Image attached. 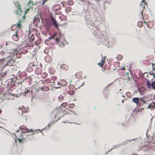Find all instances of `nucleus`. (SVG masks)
<instances>
[{
	"label": "nucleus",
	"mask_w": 155,
	"mask_h": 155,
	"mask_svg": "<svg viewBox=\"0 0 155 155\" xmlns=\"http://www.w3.org/2000/svg\"><path fill=\"white\" fill-rule=\"evenodd\" d=\"M86 22L87 25H89L92 26L94 31L93 34L94 35L97 37V41L99 42V44H102L105 45L106 47L108 46L109 41L106 40L105 36L102 35L99 29L98 26H93L94 25L93 21L89 19H86Z\"/></svg>",
	"instance_id": "1"
},
{
	"label": "nucleus",
	"mask_w": 155,
	"mask_h": 155,
	"mask_svg": "<svg viewBox=\"0 0 155 155\" xmlns=\"http://www.w3.org/2000/svg\"><path fill=\"white\" fill-rule=\"evenodd\" d=\"M146 84L147 87L149 88H152L155 90V81H153L151 83L148 79H147Z\"/></svg>",
	"instance_id": "2"
},
{
	"label": "nucleus",
	"mask_w": 155,
	"mask_h": 155,
	"mask_svg": "<svg viewBox=\"0 0 155 155\" xmlns=\"http://www.w3.org/2000/svg\"><path fill=\"white\" fill-rule=\"evenodd\" d=\"M16 58H14L13 57H12L11 58L8 60L6 62V64L4 66V67L6 65H8L9 66H12L14 65V64L15 63V60Z\"/></svg>",
	"instance_id": "3"
},
{
	"label": "nucleus",
	"mask_w": 155,
	"mask_h": 155,
	"mask_svg": "<svg viewBox=\"0 0 155 155\" xmlns=\"http://www.w3.org/2000/svg\"><path fill=\"white\" fill-rule=\"evenodd\" d=\"M140 100V98L137 97H135L132 99V101L135 103L137 105H139V101Z\"/></svg>",
	"instance_id": "4"
},
{
	"label": "nucleus",
	"mask_w": 155,
	"mask_h": 155,
	"mask_svg": "<svg viewBox=\"0 0 155 155\" xmlns=\"http://www.w3.org/2000/svg\"><path fill=\"white\" fill-rule=\"evenodd\" d=\"M137 88L140 94L141 95H143L144 93V91L145 90V88L144 87L140 88L138 87H137Z\"/></svg>",
	"instance_id": "5"
},
{
	"label": "nucleus",
	"mask_w": 155,
	"mask_h": 155,
	"mask_svg": "<svg viewBox=\"0 0 155 155\" xmlns=\"http://www.w3.org/2000/svg\"><path fill=\"white\" fill-rule=\"evenodd\" d=\"M137 139H132L131 140H127L126 141H124V142L121 143L119 144V147H120V146H123L124 144H126L127 143V141H130V142L131 141H133Z\"/></svg>",
	"instance_id": "6"
},
{
	"label": "nucleus",
	"mask_w": 155,
	"mask_h": 155,
	"mask_svg": "<svg viewBox=\"0 0 155 155\" xmlns=\"http://www.w3.org/2000/svg\"><path fill=\"white\" fill-rule=\"evenodd\" d=\"M34 131V130L31 129L30 130H29V129L27 128V129H26L25 130H22V132L24 133H25L26 132H33Z\"/></svg>",
	"instance_id": "7"
},
{
	"label": "nucleus",
	"mask_w": 155,
	"mask_h": 155,
	"mask_svg": "<svg viewBox=\"0 0 155 155\" xmlns=\"http://www.w3.org/2000/svg\"><path fill=\"white\" fill-rule=\"evenodd\" d=\"M31 93L32 92H30L29 90L27 88H26L25 90V92L24 93H23V94H26L27 93L28 94H29V95H30L31 94Z\"/></svg>",
	"instance_id": "8"
},
{
	"label": "nucleus",
	"mask_w": 155,
	"mask_h": 155,
	"mask_svg": "<svg viewBox=\"0 0 155 155\" xmlns=\"http://www.w3.org/2000/svg\"><path fill=\"white\" fill-rule=\"evenodd\" d=\"M12 81L11 83V85L12 86H15V82L16 81V80H15V81L14 80V79H11Z\"/></svg>",
	"instance_id": "9"
},
{
	"label": "nucleus",
	"mask_w": 155,
	"mask_h": 155,
	"mask_svg": "<svg viewBox=\"0 0 155 155\" xmlns=\"http://www.w3.org/2000/svg\"><path fill=\"white\" fill-rule=\"evenodd\" d=\"M20 11V12H22V11L21 9V8L19 7H18V8L16 10V14L17 15H18V12Z\"/></svg>",
	"instance_id": "10"
},
{
	"label": "nucleus",
	"mask_w": 155,
	"mask_h": 155,
	"mask_svg": "<svg viewBox=\"0 0 155 155\" xmlns=\"http://www.w3.org/2000/svg\"><path fill=\"white\" fill-rule=\"evenodd\" d=\"M21 53H18V54H16V57L17 58H21Z\"/></svg>",
	"instance_id": "11"
},
{
	"label": "nucleus",
	"mask_w": 155,
	"mask_h": 155,
	"mask_svg": "<svg viewBox=\"0 0 155 155\" xmlns=\"http://www.w3.org/2000/svg\"><path fill=\"white\" fill-rule=\"evenodd\" d=\"M123 58L122 55L119 54L117 56V59L118 61L120 60Z\"/></svg>",
	"instance_id": "12"
},
{
	"label": "nucleus",
	"mask_w": 155,
	"mask_h": 155,
	"mask_svg": "<svg viewBox=\"0 0 155 155\" xmlns=\"http://www.w3.org/2000/svg\"><path fill=\"white\" fill-rule=\"evenodd\" d=\"M20 130H23L24 128H25L27 129V127L25 125H22L19 127Z\"/></svg>",
	"instance_id": "13"
},
{
	"label": "nucleus",
	"mask_w": 155,
	"mask_h": 155,
	"mask_svg": "<svg viewBox=\"0 0 155 155\" xmlns=\"http://www.w3.org/2000/svg\"><path fill=\"white\" fill-rule=\"evenodd\" d=\"M33 19L34 20H37L39 22H40V18H39L38 17H35L33 18Z\"/></svg>",
	"instance_id": "14"
},
{
	"label": "nucleus",
	"mask_w": 155,
	"mask_h": 155,
	"mask_svg": "<svg viewBox=\"0 0 155 155\" xmlns=\"http://www.w3.org/2000/svg\"><path fill=\"white\" fill-rule=\"evenodd\" d=\"M55 123V122H50L48 124V128L49 129L50 127H51Z\"/></svg>",
	"instance_id": "15"
},
{
	"label": "nucleus",
	"mask_w": 155,
	"mask_h": 155,
	"mask_svg": "<svg viewBox=\"0 0 155 155\" xmlns=\"http://www.w3.org/2000/svg\"><path fill=\"white\" fill-rule=\"evenodd\" d=\"M54 26L56 28H58V24L56 21L54 23Z\"/></svg>",
	"instance_id": "16"
},
{
	"label": "nucleus",
	"mask_w": 155,
	"mask_h": 155,
	"mask_svg": "<svg viewBox=\"0 0 155 155\" xmlns=\"http://www.w3.org/2000/svg\"><path fill=\"white\" fill-rule=\"evenodd\" d=\"M55 40L56 42H60V40H61V38L60 37L56 38H55Z\"/></svg>",
	"instance_id": "17"
},
{
	"label": "nucleus",
	"mask_w": 155,
	"mask_h": 155,
	"mask_svg": "<svg viewBox=\"0 0 155 155\" xmlns=\"http://www.w3.org/2000/svg\"><path fill=\"white\" fill-rule=\"evenodd\" d=\"M68 93L70 95H73L75 93V91L74 90L72 91L71 92H70V91H69Z\"/></svg>",
	"instance_id": "18"
},
{
	"label": "nucleus",
	"mask_w": 155,
	"mask_h": 155,
	"mask_svg": "<svg viewBox=\"0 0 155 155\" xmlns=\"http://www.w3.org/2000/svg\"><path fill=\"white\" fill-rule=\"evenodd\" d=\"M145 146V145L144 146L140 147L139 148L137 149V150L139 151L141 150H142L143 148H144Z\"/></svg>",
	"instance_id": "19"
},
{
	"label": "nucleus",
	"mask_w": 155,
	"mask_h": 155,
	"mask_svg": "<svg viewBox=\"0 0 155 155\" xmlns=\"http://www.w3.org/2000/svg\"><path fill=\"white\" fill-rule=\"evenodd\" d=\"M104 63V61L103 62H101V61H100L99 63H98L97 64L99 65L100 66L102 67Z\"/></svg>",
	"instance_id": "20"
},
{
	"label": "nucleus",
	"mask_w": 155,
	"mask_h": 155,
	"mask_svg": "<svg viewBox=\"0 0 155 155\" xmlns=\"http://www.w3.org/2000/svg\"><path fill=\"white\" fill-rule=\"evenodd\" d=\"M31 9V6H29L28 8L25 11V14L28 12L29 10L30 9Z\"/></svg>",
	"instance_id": "21"
},
{
	"label": "nucleus",
	"mask_w": 155,
	"mask_h": 155,
	"mask_svg": "<svg viewBox=\"0 0 155 155\" xmlns=\"http://www.w3.org/2000/svg\"><path fill=\"white\" fill-rule=\"evenodd\" d=\"M75 106L74 104H69L68 107L70 108H72Z\"/></svg>",
	"instance_id": "22"
},
{
	"label": "nucleus",
	"mask_w": 155,
	"mask_h": 155,
	"mask_svg": "<svg viewBox=\"0 0 155 155\" xmlns=\"http://www.w3.org/2000/svg\"><path fill=\"white\" fill-rule=\"evenodd\" d=\"M101 57H102V59L101 61V62H103L104 61V63L105 62V59L106 58V57L104 56V59H103V58L102 57V54L101 55Z\"/></svg>",
	"instance_id": "23"
},
{
	"label": "nucleus",
	"mask_w": 155,
	"mask_h": 155,
	"mask_svg": "<svg viewBox=\"0 0 155 155\" xmlns=\"http://www.w3.org/2000/svg\"><path fill=\"white\" fill-rule=\"evenodd\" d=\"M142 4H144V5H146L147 7V3L145 1V0H142Z\"/></svg>",
	"instance_id": "24"
},
{
	"label": "nucleus",
	"mask_w": 155,
	"mask_h": 155,
	"mask_svg": "<svg viewBox=\"0 0 155 155\" xmlns=\"http://www.w3.org/2000/svg\"><path fill=\"white\" fill-rule=\"evenodd\" d=\"M20 137H21V138H19V139L22 140L24 141L25 140V138L23 137V136L22 135V134H21L20 136Z\"/></svg>",
	"instance_id": "25"
},
{
	"label": "nucleus",
	"mask_w": 155,
	"mask_h": 155,
	"mask_svg": "<svg viewBox=\"0 0 155 155\" xmlns=\"http://www.w3.org/2000/svg\"><path fill=\"white\" fill-rule=\"evenodd\" d=\"M17 31H16L15 32V33H16L15 34H14L13 35L12 37V38L13 39H14L13 38L15 37H18V35L16 34V33H17Z\"/></svg>",
	"instance_id": "26"
},
{
	"label": "nucleus",
	"mask_w": 155,
	"mask_h": 155,
	"mask_svg": "<svg viewBox=\"0 0 155 155\" xmlns=\"http://www.w3.org/2000/svg\"><path fill=\"white\" fill-rule=\"evenodd\" d=\"M16 25H17L18 26V28H20V27H21V25L20 24H19V23H17L16 24V25H15V26H16Z\"/></svg>",
	"instance_id": "27"
},
{
	"label": "nucleus",
	"mask_w": 155,
	"mask_h": 155,
	"mask_svg": "<svg viewBox=\"0 0 155 155\" xmlns=\"http://www.w3.org/2000/svg\"><path fill=\"white\" fill-rule=\"evenodd\" d=\"M51 21L53 23L54 22H55L56 21V19L54 18L53 17H51Z\"/></svg>",
	"instance_id": "28"
},
{
	"label": "nucleus",
	"mask_w": 155,
	"mask_h": 155,
	"mask_svg": "<svg viewBox=\"0 0 155 155\" xmlns=\"http://www.w3.org/2000/svg\"><path fill=\"white\" fill-rule=\"evenodd\" d=\"M18 142L20 143H24V141H23L22 140H21L19 139V138H18Z\"/></svg>",
	"instance_id": "29"
},
{
	"label": "nucleus",
	"mask_w": 155,
	"mask_h": 155,
	"mask_svg": "<svg viewBox=\"0 0 155 155\" xmlns=\"http://www.w3.org/2000/svg\"><path fill=\"white\" fill-rule=\"evenodd\" d=\"M24 21V20L23 19H21V20L20 19L19 20V21L18 23H22Z\"/></svg>",
	"instance_id": "30"
},
{
	"label": "nucleus",
	"mask_w": 155,
	"mask_h": 155,
	"mask_svg": "<svg viewBox=\"0 0 155 155\" xmlns=\"http://www.w3.org/2000/svg\"><path fill=\"white\" fill-rule=\"evenodd\" d=\"M28 52V51H27V50H25L23 51H22L21 53H22L24 54H26Z\"/></svg>",
	"instance_id": "31"
},
{
	"label": "nucleus",
	"mask_w": 155,
	"mask_h": 155,
	"mask_svg": "<svg viewBox=\"0 0 155 155\" xmlns=\"http://www.w3.org/2000/svg\"><path fill=\"white\" fill-rule=\"evenodd\" d=\"M15 2L16 3V4H15V5H17L19 6V7H20L21 6V5H20V3L18 2L17 1H15Z\"/></svg>",
	"instance_id": "32"
},
{
	"label": "nucleus",
	"mask_w": 155,
	"mask_h": 155,
	"mask_svg": "<svg viewBox=\"0 0 155 155\" xmlns=\"http://www.w3.org/2000/svg\"><path fill=\"white\" fill-rule=\"evenodd\" d=\"M46 25L49 28L51 27V23H47Z\"/></svg>",
	"instance_id": "33"
},
{
	"label": "nucleus",
	"mask_w": 155,
	"mask_h": 155,
	"mask_svg": "<svg viewBox=\"0 0 155 155\" xmlns=\"http://www.w3.org/2000/svg\"><path fill=\"white\" fill-rule=\"evenodd\" d=\"M140 101H142V102H143L144 104L147 103V102L146 101H144V100H143L142 98H140Z\"/></svg>",
	"instance_id": "34"
},
{
	"label": "nucleus",
	"mask_w": 155,
	"mask_h": 155,
	"mask_svg": "<svg viewBox=\"0 0 155 155\" xmlns=\"http://www.w3.org/2000/svg\"><path fill=\"white\" fill-rule=\"evenodd\" d=\"M33 2H28L27 4V5L29 7V6H30L29 5L31 4V3H33Z\"/></svg>",
	"instance_id": "35"
},
{
	"label": "nucleus",
	"mask_w": 155,
	"mask_h": 155,
	"mask_svg": "<svg viewBox=\"0 0 155 155\" xmlns=\"http://www.w3.org/2000/svg\"><path fill=\"white\" fill-rule=\"evenodd\" d=\"M143 9L141 11V15L142 16L143 15V9H144L145 8V7H144V6L143 7Z\"/></svg>",
	"instance_id": "36"
},
{
	"label": "nucleus",
	"mask_w": 155,
	"mask_h": 155,
	"mask_svg": "<svg viewBox=\"0 0 155 155\" xmlns=\"http://www.w3.org/2000/svg\"><path fill=\"white\" fill-rule=\"evenodd\" d=\"M5 58H3L0 59V62H2L5 61Z\"/></svg>",
	"instance_id": "37"
},
{
	"label": "nucleus",
	"mask_w": 155,
	"mask_h": 155,
	"mask_svg": "<svg viewBox=\"0 0 155 155\" xmlns=\"http://www.w3.org/2000/svg\"><path fill=\"white\" fill-rule=\"evenodd\" d=\"M119 144L117 145H115L114 146H113L112 148V149L115 148V147L116 146H118V147H119Z\"/></svg>",
	"instance_id": "38"
},
{
	"label": "nucleus",
	"mask_w": 155,
	"mask_h": 155,
	"mask_svg": "<svg viewBox=\"0 0 155 155\" xmlns=\"http://www.w3.org/2000/svg\"><path fill=\"white\" fill-rule=\"evenodd\" d=\"M142 101H139V105L141 106L143 104H142Z\"/></svg>",
	"instance_id": "39"
},
{
	"label": "nucleus",
	"mask_w": 155,
	"mask_h": 155,
	"mask_svg": "<svg viewBox=\"0 0 155 155\" xmlns=\"http://www.w3.org/2000/svg\"><path fill=\"white\" fill-rule=\"evenodd\" d=\"M27 78H26L24 80L22 81L21 82H18V83L19 84H21L22 82H24L25 80L27 79Z\"/></svg>",
	"instance_id": "40"
},
{
	"label": "nucleus",
	"mask_w": 155,
	"mask_h": 155,
	"mask_svg": "<svg viewBox=\"0 0 155 155\" xmlns=\"http://www.w3.org/2000/svg\"><path fill=\"white\" fill-rule=\"evenodd\" d=\"M151 106H153V105L152 104H149V106L147 107L148 108V109L150 108V107Z\"/></svg>",
	"instance_id": "41"
},
{
	"label": "nucleus",
	"mask_w": 155,
	"mask_h": 155,
	"mask_svg": "<svg viewBox=\"0 0 155 155\" xmlns=\"http://www.w3.org/2000/svg\"><path fill=\"white\" fill-rule=\"evenodd\" d=\"M62 106L63 107H65L66 106V104H65V103H63L62 104Z\"/></svg>",
	"instance_id": "42"
},
{
	"label": "nucleus",
	"mask_w": 155,
	"mask_h": 155,
	"mask_svg": "<svg viewBox=\"0 0 155 155\" xmlns=\"http://www.w3.org/2000/svg\"><path fill=\"white\" fill-rule=\"evenodd\" d=\"M44 129H45V128H43L42 130H40L39 129H38L36 130H39L41 132L42 130H44Z\"/></svg>",
	"instance_id": "43"
},
{
	"label": "nucleus",
	"mask_w": 155,
	"mask_h": 155,
	"mask_svg": "<svg viewBox=\"0 0 155 155\" xmlns=\"http://www.w3.org/2000/svg\"><path fill=\"white\" fill-rule=\"evenodd\" d=\"M25 15H26V14H25V13L24 15L22 17V19H25L26 18V17H25Z\"/></svg>",
	"instance_id": "44"
},
{
	"label": "nucleus",
	"mask_w": 155,
	"mask_h": 155,
	"mask_svg": "<svg viewBox=\"0 0 155 155\" xmlns=\"http://www.w3.org/2000/svg\"><path fill=\"white\" fill-rule=\"evenodd\" d=\"M32 4L31 5V6H31V8H32V6H33V5H34V4L33 3H33H32ZM36 4V3H35V4Z\"/></svg>",
	"instance_id": "45"
},
{
	"label": "nucleus",
	"mask_w": 155,
	"mask_h": 155,
	"mask_svg": "<svg viewBox=\"0 0 155 155\" xmlns=\"http://www.w3.org/2000/svg\"><path fill=\"white\" fill-rule=\"evenodd\" d=\"M54 38V36H51L48 38L49 39H51Z\"/></svg>",
	"instance_id": "46"
},
{
	"label": "nucleus",
	"mask_w": 155,
	"mask_h": 155,
	"mask_svg": "<svg viewBox=\"0 0 155 155\" xmlns=\"http://www.w3.org/2000/svg\"><path fill=\"white\" fill-rule=\"evenodd\" d=\"M154 64H152V70L153 71H154L155 70V69L154 68V67H153V65H154Z\"/></svg>",
	"instance_id": "47"
},
{
	"label": "nucleus",
	"mask_w": 155,
	"mask_h": 155,
	"mask_svg": "<svg viewBox=\"0 0 155 155\" xmlns=\"http://www.w3.org/2000/svg\"><path fill=\"white\" fill-rule=\"evenodd\" d=\"M125 70V66L124 67H123L122 68H121V70Z\"/></svg>",
	"instance_id": "48"
},
{
	"label": "nucleus",
	"mask_w": 155,
	"mask_h": 155,
	"mask_svg": "<svg viewBox=\"0 0 155 155\" xmlns=\"http://www.w3.org/2000/svg\"><path fill=\"white\" fill-rule=\"evenodd\" d=\"M54 87L56 89H58V88H61L60 86L58 87H56L55 86H54Z\"/></svg>",
	"instance_id": "49"
},
{
	"label": "nucleus",
	"mask_w": 155,
	"mask_h": 155,
	"mask_svg": "<svg viewBox=\"0 0 155 155\" xmlns=\"http://www.w3.org/2000/svg\"><path fill=\"white\" fill-rule=\"evenodd\" d=\"M39 15H40V17L41 18V22L42 23H43L42 22V16L41 15V14H39Z\"/></svg>",
	"instance_id": "50"
},
{
	"label": "nucleus",
	"mask_w": 155,
	"mask_h": 155,
	"mask_svg": "<svg viewBox=\"0 0 155 155\" xmlns=\"http://www.w3.org/2000/svg\"><path fill=\"white\" fill-rule=\"evenodd\" d=\"M111 84L110 83V84H108L107 85L105 88L104 89H105L106 88H107L108 87L110 84Z\"/></svg>",
	"instance_id": "51"
},
{
	"label": "nucleus",
	"mask_w": 155,
	"mask_h": 155,
	"mask_svg": "<svg viewBox=\"0 0 155 155\" xmlns=\"http://www.w3.org/2000/svg\"><path fill=\"white\" fill-rule=\"evenodd\" d=\"M149 74L150 75H152L153 74V73L151 71H150L149 72Z\"/></svg>",
	"instance_id": "52"
},
{
	"label": "nucleus",
	"mask_w": 155,
	"mask_h": 155,
	"mask_svg": "<svg viewBox=\"0 0 155 155\" xmlns=\"http://www.w3.org/2000/svg\"><path fill=\"white\" fill-rule=\"evenodd\" d=\"M18 113L19 114H20L21 115H22V113H23V111H21V112H19V111H18Z\"/></svg>",
	"instance_id": "53"
},
{
	"label": "nucleus",
	"mask_w": 155,
	"mask_h": 155,
	"mask_svg": "<svg viewBox=\"0 0 155 155\" xmlns=\"http://www.w3.org/2000/svg\"><path fill=\"white\" fill-rule=\"evenodd\" d=\"M0 54H2V55H4V53L2 51H1Z\"/></svg>",
	"instance_id": "54"
},
{
	"label": "nucleus",
	"mask_w": 155,
	"mask_h": 155,
	"mask_svg": "<svg viewBox=\"0 0 155 155\" xmlns=\"http://www.w3.org/2000/svg\"><path fill=\"white\" fill-rule=\"evenodd\" d=\"M14 25H13L11 27V30L12 31H14V30H13V29H12V27H13V26H14Z\"/></svg>",
	"instance_id": "55"
},
{
	"label": "nucleus",
	"mask_w": 155,
	"mask_h": 155,
	"mask_svg": "<svg viewBox=\"0 0 155 155\" xmlns=\"http://www.w3.org/2000/svg\"><path fill=\"white\" fill-rule=\"evenodd\" d=\"M84 83V82H83V83L80 87H78V88H80V87H82Z\"/></svg>",
	"instance_id": "56"
},
{
	"label": "nucleus",
	"mask_w": 155,
	"mask_h": 155,
	"mask_svg": "<svg viewBox=\"0 0 155 155\" xmlns=\"http://www.w3.org/2000/svg\"><path fill=\"white\" fill-rule=\"evenodd\" d=\"M10 58V57L9 56H7V58H6V60H8Z\"/></svg>",
	"instance_id": "57"
},
{
	"label": "nucleus",
	"mask_w": 155,
	"mask_h": 155,
	"mask_svg": "<svg viewBox=\"0 0 155 155\" xmlns=\"http://www.w3.org/2000/svg\"><path fill=\"white\" fill-rule=\"evenodd\" d=\"M104 97L105 99H106L107 100V96L105 95L104 96Z\"/></svg>",
	"instance_id": "58"
},
{
	"label": "nucleus",
	"mask_w": 155,
	"mask_h": 155,
	"mask_svg": "<svg viewBox=\"0 0 155 155\" xmlns=\"http://www.w3.org/2000/svg\"><path fill=\"white\" fill-rule=\"evenodd\" d=\"M152 75H153V77L154 78H155V73H153V74Z\"/></svg>",
	"instance_id": "59"
},
{
	"label": "nucleus",
	"mask_w": 155,
	"mask_h": 155,
	"mask_svg": "<svg viewBox=\"0 0 155 155\" xmlns=\"http://www.w3.org/2000/svg\"><path fill=\"white\" fill-rule=\"evenodd\" d=\"M40 89L42 91H43L44 90V88H43V87H41V88H40Z\"/></svg>",
	"instance_id": "60"
},
{
	"label": "nucleus",
	"mask_w": 155,
	"mask_h": 155,
	"mask_svg": "<svg viewBox=\"0 0 155 155\" xmlns=\"http://www.w3.org/2000/svg\"><path fill=\"white\" fill-rule=\"evenodd\" d=\"M48 0H43V1L45 3Z\"/></svg>",
	"instance_id": "61"
},
{
	"label": "nucleus",
	"mask_w": 155,
	"mask_h": 155,
	"mask_svg": "<svg viewBox=\"0 0 155 155\" xmlns=\"http://www.w3.org/2000/svg\"><path fill=\"white\" fill-rule=\"evenodd\" d=\"M58 99L59 100L60 99H61V97L60 96H59V97H58Z\"/></svg>",
	"instance_id": "62"
},
{
	"label": "nucleus",
	"mask_w": 155,
	"mask_h": 155,
	"mask_svg": "<svg viewBox=\"0 0 155 155\" xmlns=\"http://www.w3.org/2000/svg\"><path fill=\"white\" fill-rule=\"evenodd\" d=\"M60 9H61V8H58V9H56V10L58 11V10H60Z\"/></svg>",
	"instance_id": "63"
},
{
	"label": "nucleus",
	"mask_w": 155,
	"mask_h": 155,
	"mask_svg": "<svg viewBox=\"0 0 155 155\" xmlns=\"http://www.w3.org/2000/svg\"><path fill=\"white\" fill-rule=\"evenodd\" d=\"M56 34H54L52 36H54V38L56 36Z\"/></svg>",
	"instance_id": "64"
}]
</instances>
